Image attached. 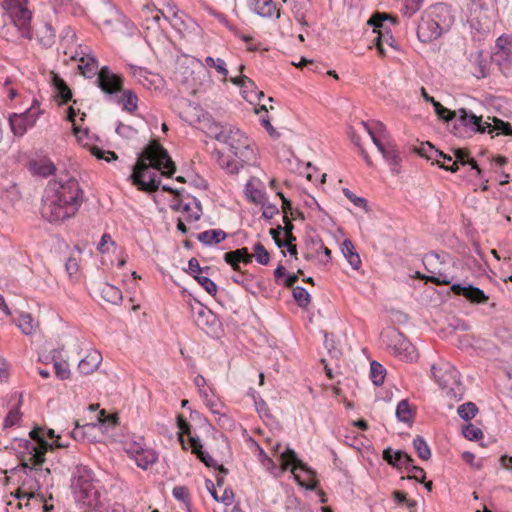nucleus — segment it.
Masks as SVG:
<instances>
[{
  "label": "nucleus",
  "mask_w": 512,
  "mask_h": 512,
  "mask_svg": "<svg viewBox=\"0 0 512 512\" xmlns=\"http://www.w3.org/2000/svg\"><path fill=\"white\" fill-rule=\"evenodd\" d=\"M29 435L34 441H36V443H32L26 440V449L28 450V452L33 451V448L42 447V442L46 441L43 435L41 434V429H33L32 431H30Z\"/></svg>",
  "instance_id": "56"
},
{
  "label": "nucleus",
  "mask_w": 512,
  "mask_h": 512,
  "mask_svg": "<svg viewBox=\"0 0 512 512\" xmlns=\"http://www.w3.org/2000/svg\"><path fill=\"white\" fill-rule=\"evenodd\" d=\"M151 5L155 10V14L152 16V21L159 26L161 18L170 22V24L180 29L184 24L182 18L179 15V10L171 0H150Z\"/></svg>",
  "instance_id": "15"
},
{
  "label": "nucleus",
  "mask_w": 512,
  "mask_h": 512,
  "mask_svg": "<svg viewBox=\"0 0 512 512\" xmlns=\"http://www.w3.org/2000/svg\"><path fill=\"white\" fill-rule=\"evenodd\" d=\"M194 278L197 280V282L209 293L211 296H215L217 293V285L216 283L211 280L207 276L201 275H195Z\"/></svg>",
  "instance_id": "52"
},
{
  "label": "nucleus",
  "mask_w": 512,
  "mask_h": 512,
  "mask_svg": "<svg viewBox=\"0 0 512 512\" xmlns=\"http://www.w3.org/2000/svg\"><path fill=\"white\" fill-rule=\"evenodd\" d=\"M125 451L144 470L157 460V454L152 449H146L137 442L126 443Z\"/></svg>",
  "instance_id": "16"
},
{
  "label": "nucleus",
  "mask_w": 512,
  "mask_h": 512,
  "mask_svg": "<svg viewBox=\"0 0 512 512\" xmlns=\"http://www.w3.org/2000/svg\"><path fill=\"white\" fill-rule=\"evenodd\" d=\"M254 178H251L245 187V194L247 198L253 203H261L263 200V193L254 187L253 185Z\"/></svg>",
  "instance_id": "48"
},
{
  "label": "nucleus",
  "mask_w": 512,
  "mask_h": 512,
  "mask_svg": "<svg viewBox=\"0 0 512 512\" xmlns=\"http://www.w3.org/2000/svg\"><path fill=\"white\" fill-rule=\"evenodd\" d=\"M60 352L58 350L52 351V359L54 361V369L56 376L61 380H66L70 377L69 365L66 362L59 361Z\"/></svg>",
  "instance_id": "39"
},
{
  "label": "nucleus",
  "mask_w": 512,
  "mask_h": 512,
  "mask_svg": "<svg viewBox=\"0 0 512 512\" xmlns=\"http://www.w3.org/2000/svg\"><path fill=\"white\" fill-rule=\"evenodd\" d=\"M360 125L365 129L378 151L382 154L383 159L390 166L391 172L393 174H398L400 171L399 167L401 163V156L394 141H382L381 139H378L365 121H362Z\"/></svg>",
  "instance_id": "11"
},
{
  "label": "nucleus",
  "mask_w": 512,
  "mask_h": 512,
  "mask_svg": "<svg viewBox=\"0 0 512 512\" xmlns=\"http://www.w3.org/2000/svg\"><path fill=\"white\" fill-rule=\"evenodd\" d=\"M90 152L93 156H95L98 159L105 160L106 162H111L113 160H116L118 157L115 152L113 151H106L103 150L97 146H92L90 149Z\"/></svg>",
  "instance_id": "58"
},
{
  "label": "nucleus",
  "mask_w": 512,
  "mask_h": 512,
  "mask_svg": "<svg viewBox=\"0 0 512 512\" xmlns=\"http://www.w3.org/2000/svg\"><path fill=\"white\" fill-rule=\"evenodd\" d=\"M488 120H491L492 122H490V125L487 128V133L491 134L494 131H497V134L502 133L504 135H512V126L510 123L496 117H488Z\"/></svg>",
  "instance_id": "38"
},
{
  "label": "nucleus",
  "mask_w": 512,
  "mask_h": 512,
  "mask_svg": "<svg viewBox=\"0 0 512 512\" xmlns=\"http://www.w3.org/2000/svg\"><path fill=\"white\" fill-rule=\"evenodd\" d=\"M214 138L229 146L233 158L223 153H218V164L230 174L238 173L245 164H250L255 159L248 138L238 129L230 125L215 123L210 127Z\"/></svg>",
  "instance_id": "3"
},
{
  "label": "nucleus",
  "mask_w": 512,
  "mask_h": 512,
  "mask_svg": "<svg viewBox=\"0 0 512 512\" xmlns=\"http://www.w3.org/2000/svg\"><path fill=\"white\" fill-rule=\"evenodd\" d=\"M470 72L476 78H484L488 74L487 61L483 58L482 51L470 53L469 57Z\"/></svg>",
  "instance_id": "24"
},
{
  "label": "nucleus",
  "mask_w": 512,
  "mask_h": 512,
  "mask_svg": "<svg viewBox=\"0 0 512 512\" xmlns=\"http://www.w3.org/2000/svg\"><path fill=\"white\" fill-rule=\"evenodd\" d=\"M407 469L409 473H411L408 476V479H414L417 482H424L426 478V473L421 467L411 464Z\"/></svg>",
  "instance_id": "63"
},
{
  "label": "nucleus",
  "mask_w": 512,
  "mask_h": 512,
  "mask_svg": "<svg viewBox=\"0 0 512 512\" xmlns=\"http://www.w3.org/2000/svg\"><path fill=\"white\" fill-rule=\"evenodd\" d=\"M428 271L430 275L426 276L425 278L428 281H431L438 285H449L452 283L453 280L458 279V277L451 272L442 270L435 271L431 269H429Z\"/></svg>",
  "instance_id": "32"
},
{
  "label": "nucleus",
  "mask_w": 512,
  "mask_h": 512,
  "mask_svg": "<svg viewBox=\"0 0 512 512\" xmlns=\"http://www.w3.org/2000/svg\"><path fill=\"white\" fill-rule=\"evenodd\" d=\"M96 84L101 91L112 100L123 89V78L121 75L113 73L108 66L97 69Z\"/></svg>",
  "instance_id": "14"
},
{
  "label": "nucleus",
  "mask_w": 512,
  "mask_h": 512,
  "mask_svg": "<svg viewBox=\"0 0 512 512\" xmlns=\"http://www.w3.org/2000/svg\"><path fill=\"white\" fill-rule=\"evenodd\" d=\"M205 63L208 67L215 68L220 75L224 77L228 75V69L226 68V63L223 59H214L213 57L208 56L205 59Z\"/></svg>",
  "instance_id": "51"
},
{
  "label": "nucleus",
  "mask_w": 512,
  "mask_h": 512,
  "mask_svg": "<svg viewBox=\"0 0 512 512\" xmlns=\"http://www.w3.org/2000/svg\"><path fill=\"white\" fill-rule=\"evenodd\" d=\"M71 488L75 501L86 511L99 507L100 494L94 486V475L91 469L78 465L73 473Z\"/></svg>",
  "instance_id": "5"
},
{
  "label": "nucleus",
  "mask_w": 512,
  "mask_h": 512,
  "mask_svg": "<svg viewBox=\"0 0 512 512\" xmlns=\"http://www.w3.org/2000/svg\"><path fill=\"white\" fill-rule=\"evenodd\" d=\"M117 94L112 100L117 104L122 105L123 110L133 113L138 108V97L132 90H124Z\"/></svg>",
  "instance_id": "27"
},
{
  "label": "nucleus",
  "mask_w": 512,
  "mask_h": 512,
  "mask_svg": "<svg viewBox=\"0 0 512 512\" xmlns=\"http://www.w3.org/2000/svg\"><path fill=\"white\" fill-rule=\"evenodd\" d=\"M383 343L390 352L402 361L412 362L418 355L415 347L397 329L392 328L381 334Z\"/></svg>",
  "instance_id": "9"
},
{
  "label": "nucleus",
  "mask_w": 512,
  "mask_h": 512,
  "mask_svg": "<svg viewBox=\"0 0 512 512\" xmlns=\"http://www.w3.org/2000/svg\"><path fill=\"white\" fill-rule=\"evenodd\" d=\"M251 7L255 13L262 17H272L276 14V18L280 17L279 11L276 9L272 0H250Z\"/></svg>",
  "instance_id": "28"
},
{
  "label": "nucleus",
  "mask_w": 512,
  "mask_h": 512,
  "mask_svg": "<svg viewBox=\"0 0 512 512\" xmlns=\"http://www.w3.org/2000/svg\"><path fill=\"white\" fill-rule=\"evenodd\" d=\"M344 257L348 260L353 269L358 270L361 266V259L359 254L355 251L354 244L351 240L346 239L341 247Z\"/></svg>",
  "instance_id": "31"
},
{
  "label": "nucleus",
  "mask_w": 512,
  "mask_h": 512,
  "mask_svg": "<svg viewBox=\"0 0 512 512\" xmlns=\"http://www.w3.org/2000/svg\"><path fill=\"white\" fill-rule=\"evenodd\" d=\"M254 256H255L256 261L259 264L267 265L269 263V260H270L269 253L260 242H257L254 245Z\"/></svg>",
  "instance_id": "55"
},
{
  "label": "nucleus",
  "mask_w": 512,
  "mask_h": 512,
  "mask_svg": "<svg viewBox=\"0 0 512 512\" xmlns=\"http://www.w3.org/2000/svg\"><path fill=\"white\" fill-rule=\"evenodd\" d=\"M37 121V116L30 110L23 113H14L9 117L11 131L15 136H23L29 128H32Z\"/></svg>",
  "instance_id": "19"
},
{
  "label": "nucleus",
  "mask_w": 512,
  "mask_h": 512,
  "mask_svg": "<svg viewBox=\"0 0 512 512\" xmlns=\"http://www.w3.org/2000/svg\"><path fill=\"white\" fill-rule=\"evenodd\" d=\"M293 297L301 307H307L311 302L310 294L301 286L293 288Z\"/></svg>",
  "instance_id": "49"
},
{
  "label": "nucleus",
  "mask_w": 512,
  "mask_h": 512,
  "mask_svg": "<svg viewBox=\"0 0 512 512\" xmlns=\"http://www.w3.org/2000/svg\"><path fill=\"white\" fill-rule=\"evenodd\" d=\"M43 446L33 448V451L27 452V454L21 460V469L23 472H28L30 476L36 477L40 485L50 486L52 485L51 470L49 468H43L42 465L45 462V454L48 451L47 441H43Z\"/></svg>",
  "instance_id": "8"
},
{
  "label": "nucleus",
  "mask_w": 512,
  "mask_h": 512,
  "mask_svg": "<svg viewBox=\"0 0 512 512\" xmlns=\"http://www.w3.org/2000/svg\"><path fill=\"white\" fill-rule=\"evenodd\" d=\"M101 362L102 355L100 352L93 350L80 360L78 369L82 374L88 375L97 370Z\"/></svg>",
  "instance_id": "26"
},
{
  "label": "nucleus",
  "mask_w": 512,
  "mask_h": 512,
  "mask_svg": "<svg viewBox=\"0 0 512 512\" xmlns=\"http://www.w3.org/2000/svg\"><path fill=\"white\" fill-rule=\"evenodd\" d=\"M55 170H56L55 165L50 161L39 163V164H37V167H36V172L39 175L44 176V177L53 174L55 172Z\"/></svg>",
  "instance_id": "64"
},
{
  "label": "nucleus",
  "mask_w": 512,
  "mask_h": 512,
  "mask_svg": "<svg viewBox=\"0 0 512 512\" xmlns=\"http://www.w3.org/2000/svg\"><path fill=\"white\" fill-rule=\"evenodd\" d=\"M129 70L131 76L135 78L138 83H140L146 88H150V84H152V81L149 80V73L144 68L135 65H129Z\"/></svg>",
  "instance_id": "44"
},
{
  "label": "nucleus",
  "mask_w": 512,
  "mask_h": 512,
  "mask_svg": "<svg viewBox=\"0 0 512 512\" xmlns=\"http://www.w3.org/2000/svg\"><path fill=\"white\" fill-rule=\"evenodd\" d=\"M343 194L355 205L361 208H364L366 211L368 210L367 200L363 197L356 196L353 192H351L348 188L343 189Z\"/></svg>",
  "instance_id": "62"
},
{
  "label": "nucleus",
  "mask_w": 512,
  "mask_h": 512,
  "mask_svg": "<svg viewBox=\"0 0 512 512\" xmlns=\"http://www.w3.org/2000/svg\"><path fill=\"white\" fill-rule=\"evenodd\" d=\"M434 379L445 391L446 396L454 402H459L465 394V387L460 380L457 369L448 362H440L431 367Z\"/></svg>",
  "instance_id": "6"
},
{
  "label": "nucleus",
  "mask_w": 512,
  "mask_h": 512,
  "mask_svg": "<svg viewBox=\"0 0 512 512\" xmlns=\"http://www.w3.org/2000/svg\"><path fill=\"white\" fill-rule=\"evenodd\" d=\"M281 461H282V469L283 470L291 469L292 473L295 475L296 480H299L298 475L295 474V471L297 469L309 471V469L305 466V464L300 459H298L296 452L291 448H287L281 454Z\"/></svg>",
  "instance_id": "23"
},
{
  "label": "nucleus",
  "mask_w": 512,
  "mask_h": 512,
  "mask_svg": "<svg viewBox=\"0 0 512 512\" xmlns=\"http://www.w3.org/2000/svg\"><path fill=\"white\" fill-rule=\"evenodd\" d=\"M17 326L25 335H32L34 333V326L31 314L21 313L17 321Z\"/></svg>",
  "instance_id": "45"
},
{
  "label": "nucleus",
  "mask_w": 512,
  "mask_h": 512,
  "mask_svg": "<svg viewBox=\"0 0 512 512\" xmlns=\"http://www.w3.org/2000/svg\"><path fill=\"white\" fill-rule=\"evenodd\" d=\"M368 126L372 129V131L375 133V136L378 139H381L382 141H392L390 138L386 126L380 122V121H373L371 126L368 122H366Z\"/></svg>",
  "instance_id": "53"
},
{
  "label": "nucleus",
  "mask_w": 512,
  "mask_h": 512,
  "mask_svg": "<svg viewBox=\"0 0 512 512\" xmlns=\"http://www.w3.org/2000/svg\"><path fill=\"white\" fill-rule=\"evenodd\" d=\"M496 46L494 61L502 67V70H508L512 65V37H499Z\"/></svg>",
  "instance_id": "21"
},
{
  "label": "nucleus",
  "mask_w": 512,
  "mask_h": 512,
  "mask_svg": "<svg viewBox=\"0 0 512 512\" xmlns=\"http://www.w3.org/2000/svg\"><path fill=\"white\" fill-rule=\"evenodd\" d=\"M101 297L111 304H118L122 300V293L117 287L104 283L101 287Z\"/></svg>",
  "instance_id": "34"
},
{
  "label": "nucleus",
  "mask_w": 512,
  "mask_h": 512,
  "mask_svg": "<svg viewBox=\"0 0 512 512\" xmlns=\"http://www.w3.org/2000/svg\"><path fill=\"white\" fill-rule=\"evenodd\" d=\"M84 192L73 177L50 181L45 188L41 214L49 222L73 217L82 205Z\"/></svg>",
  "instance_id": "1"
},
{
  "label": "nucleus",
  "mask_w": 512,
  "mask_h": 512,
  "mask_svg": "<svg viewBox=\"0 0 512 512\" xmlns=\"http://www.w3.org/2000/svg\"><path fill=\"white\" fill-rule=\"evenodd\" d=\"M314 245L316 246L315 254L307 253L305 258L309 260L311 258L317 257L318 260L320 262L324 263V264L329 262L330 259H331V251H330V249L325 247L321 240H319L316 243H314Z\"/></svg>",
  "instance_id": "40"
},
{
  "label": "nucleus",
  "mask_w": 512,
  "mask_h": 512,
  "mask_svg": "<svg viewBox=\"0 0 512 512\" xmlns=\"http://www.w3.org/2000/svg\"><path fill=\"white\" fill-rule=\"evenodd\" d=\"M435 113L440 119L450 121L456 117L457 111H450L446 107L442 106L438 101L433 103Z\"/></svg>",
  "instance_id": "57"
},
{
  "label": "nucleus",
  "mask_w": 512,
  "mask_h": 512,
  "mask_svg": "<svg viewBox=\"0 0 512 512\" xmlns=\"http://www.w3.org/2000/svg\"><path fill=\"white\" fill-rule=\"evenodd\" d=\"M451 291L458 296H463L466 300L474 304L486 303L489 299L482 289L472 284H466L465 282L463 284H452Z\"/></svg>",
  "instance_id": "20"
},
{
  "label": "nucleus",
  "mask_w": 512,
  "mask_h": 512,
  "mask_svg": "<svg viewBox=\"0 0 512 512\" xmlns=\"http://www.w3.org/2000/svg\"><path fill=\"white\" fill-rule=\"evenodd\" d=\"M454 157H455L454 161H457V163H459L461 165H470L471 168L476 171V175L478 177L481 176L482 171H481L480 167L478 166L477 162L473 158L469 157V153L466 150H463V149L454 150Z\"/></svg>",
  "instance_id": "37"
},
{
  "label": "nucleus",
  "mask_w": 512,
  "mask_h": 512,
  "mask_svg": "<svg viewBox=\"0 0 512 512\" xmlns=\"http://www.w3.org/2000/svg\"><path fill=\"white\" fill-rule=\"evenodd\" d=\"M50 82L55 88L56 95L60 97L64 103L72 98V93L65 81L54 72L50 73Z\"/></svg>",
  "instance_id": "30"
},
{
  "label": "nucleus",
  "mask_w": 512,
  "mask_h": 512,
  "mask_svg": "<svg viewBox=\"0 0 512 512\" xmlns=\"http://www.w3.org/2000/svg\"><path fill=\"white\" fill-rule=\"evenodd\" d=\"M396 417L399 421L411 424L414 418V412L412 411L408 400H401L396 408Z\"/></svg>",
  "instance_id": "36"
},
{
  "label": "nucleus",
  "mask_w": 512,
  "mask_h": 512,
  "mask_svg": "<svg viewBox=\"0 0 512 512\" xmlns=\"http://www.w3.org/2000/svg\"><path fill=\"white\" fill-rule=\"evenodd\" d=\"M385 20H390L392 23H395V20L391 16L380 13L373 15L367 22L368 25L374 27L373 31L377 33L375 46L381 56L386 55L385 46L397 49L396 41L393 38L390 29L383 23Z\"/></svg>",
  "instance_id": "12"
},
{
  "label": "nucleus",
  "mask_w": 512,
  "mask_h": 512,
  "mask_svg": "<svg viewBox=\"0 0 512 512\" xmlns=\"http://www.w3.org/2000/svg\"><path fill=\"white\" fill-rule=\"evenodd\" d=\"M155 14V10L151 3L143 5L139 11V17L143 21V25L146 24V28L150 29L153 25H156L152 21V16Z\"/></svg>",
  "instance_id": "50"
},
{
  "label": "nucleus",
  "mask_w": 512,
  "mask_h": 512,
  "mask_svg": "<svg viewBox=\"0 0 512 512\" xmlns=\"http://www.w3.org/2000/svg\"><path fill=\"white\" fill-rule=\"evenodd\" d=\"M386 370L380 363L376 361H372L370 364V377L372 382L376 386H380L383 384L385 379Z\"/></svg>",
  "instance_id": "43"
},
{
  "label": "nucleus",
  "mask_w": 512,
  "mask_h": 512,
  "mask_svg": "<svg viewBox=\"0 0 512 512\" xmlns=\"http://www.w3.org/2000/svg\"><path fill=\"white\" fill-rule=\"evenodd\" d=\"M72 57L79 61L78 68L86 78H92L96 75L98 62L90 48L80 47V50H77Z\"/></svg>",
  "instance_id": "18"
},
{
  "label": "nucleus",
  "mask_w": 512,
  "mask_h": 512,
  "mask_svg": "<svg viewBox=\"0 0 512 512\" xmlns=\"http://www.w3.org/2000/svg\"><path fill=\"white\" fill-rule=\"evenodd\" d=\"M96 427V423H86L84 425H80L79 421H75V428L71 432V437L75 440H83L85 438V429H93Z\"/></svg>",
  "instance_id": "59"
},
{
  "label": "nucleus",
  "mask_w": 512,
  "mask_h": 512,
  "mask_svg": "<svg viewBox=\"0 0 512 512\" xmlns=\"http://www.w3.org/2000/svg\"><path fill=\"white\" fill-rule=\"evenodd\" d=\"M193 319L196 325L207 333L213 331L218 325L216 315L203 305L193 309Z\"/></svg>",
  "instance_id": "22"
},
{
  "label": "nucleus",
  "mask_w": 512,
  "mask_h": 512,
  "mask_svg": "<svg viewBox=\"0 0 512 512\" xmlns=\"http://www.w3.org/2000/svg\"><path fill=\"white\" fill-rule=\"evenodd\" d=\"M283 2L291 4V11L294 16L305 13L309 5V0H283Z\"/></svg>",
  "instance_id": "60"
},
{
  "label": "nucleus",
  "mask_w": 512,
  "mask_h": 512,
  "mask_svg": "<svg viewBox=\"0 0 512 512\" xmlns=\"http://www.w3.org/2000/svg\"><path fill=\"white\" fill-rule=\"evenodd\" d=\"M463 435L468 440L474 441L482 438L483 432L480 428L476 427L475 425L468 424L463 429Z\"/></svg>",
  "instance_id": "61"
},
{
  "label": "nucleus",
  "mask_w": 512,
  "mask_h": 512,
  "mask_svg": "<svg viewBox=\"0 0 512 512\" xmlns=\"http://www.w3.org/2000/svg\"><path fill=\"white\" fill-rule=\"evenodd\" d=\"M32 12L27 0H0V36L8 41L31 39Z\"/></svg>",
  "instance_id": "4"
},
{
  "label": "nucleus",
  "mask_w": 512,
  "mask_h": 512,
  "mask_svg": "<svg viewBox=\"0 0 512 512\" xmlns=\"http://www.w3.org/2000/svg\"><path fill=\"white\" fill-rule=\"evenodd\" d=\"M180 213L185 214V220L187 222L198 221L202 215V206L200 201L197 198L192 197L185 203Z\"/></svg>",
  "instance_id": "29"
},
{
  "label": "nucleus",
  "mask_w": 512,
  "mask_h": 512,
  "mask_svg": "<svg viewBox=\"0 0 512 512\" xmlns=\"http://www.w3.org/2000/svg\"><path fill=\"white\" fill-rule=\"evenodd\" d=\"M26 477L22 481V488L25 489L27 493H31L33 498L36 497V492L41 489V485L38 482L36 477L30 476L28 472H24Z\"/></svg>",
  "instance_id": "47"
},
{
  "label": "nucleus",
  "mask_w": 512,
  "mask_h": 512,
  "mask_svg": "<svg viewBox=\"0 0 512 512\" xmlns=\"http://www.w3.org/2000/svg\"><path fill=\"white\" fill-rule=\"evenodd\" d=\"M448 14V9L444 5H438L426 16L423 17L417 28V36L421 42H429L438 38L448 30L451 25L450 20L441 19Z\"/></svg>",
  "instance_id": "7"
},
{
  "label": "nucleus",
  "mask_w": 512,
  "mask_h": 512,
  "mask_svg": "<svg viewBox=\"0 0 512 512\" xmlns=\"http://www.w3.org/2000/svg\"><path fill=\"white\" fill-rule=\"evenodd\" d=\"M151 168L161 171L162 175L168 177L175 172L174 162L167 150L155 140L144 149L131 175L134 184L147 192L157 191L160 185V180Z\"/></svg>",
  "instance_id": "2"
},
{
  "label": "nucleus",
  "mask_w": 512,
  "mask_h": 512,
  "mask_svg": "<svg viewBox=\"0 0 512 512\" xmlns=\"http://www.w3.org/2000/svg\"><path fill=\"white\" fill-rule=\"evenodd\" d=\"M416 152L422 157L427 158L428 160L435 161L439 164V160L436 159V155H442V152L437 150L431 143H421L419 147L416 148Z\"/></svg>",
  "instance_id": "42"
},
{
  "label": "nucleus",
  "mask_w": 512,
  "mask_h": 512,
  "mask_svg": "<svg viewBox=\"0 0 512 512\" xmlns=\"http://www.w3.org/2000/svg\"><path fill=\"white\" fill-rule=\"evenodd\" d=\"M197 238L205 245L218 244L226 238V233L220 229L207 230L198 234Z\"/></svg>",
  "instance_id": "33"
},
{
  "label": "nucleus",
  "mask_w": 512,
  "mask_h": 512,
  "mask_svg": "<svg viewBox=\"0 0 512 512\" xmlns=\"http://www.w3.org/2000/svg\"><path fill=\"white\" fill-rule=\"evenodd\" d=\"M177 425L180 429L179 439L182 443L183 448H185L183 435L186 434L189 438V444L192 449V453L196 454L198 458L207 466V467H217L218 470L227 474V469H225L222 465L217 466L216 461L209 454L202 451V444L200 439L196 436L191 435L190 425L187 423L182 416L177 417Z\"/></svg>",
  "instance_id": "13"
},
{
  "label": "nucleus",
  "mask_w": 512,
  "mask_h": 512,
  "mask_svg": "<svg viewBox=\"0 0 512 512\" xmlns=\"http://www.w3.org/2000/svg\"><path fill=\"white\" fill-rule=\"evenodd\" d=\"M457 123L453 127V134L465 138L474 133H485L490 121H483L482 117L476 116L465 108H459L456 113Z\"/></svg>",
  "instance_id": "10"
},
{
  "label": "nucleus",
  "mask_w": 512,
  "mask_h": 512,
  "mask_svg": "<svg viewBox=\"0 0 512 512\" xmlns=\"http://www.w3.org/2000/svg\"><path fill=\"white\" fill-rule=\"evenodd\" d=\"M477 406L473 402H466L458 407L457 413L463 420H470L476 416Z\"/></svg>",
  "instance_id": "46"
},
{
  "label": "nucleus",
  "mask_w": 512,
  "mask_h": 512,
  "mask_svg": "<svg viewBox=\"0 0 512 512\" xmlns=\"http://www.w3.org/2000/svg\"><path fill=\"white\" fill-rule=\"evenodd\" d=\"M252 255L249 254L247 248H241L224 254V260L231 265L235 271H239V263L249 264L252 262Z\"/></svg>",
  "instance_id": "25"
},
{
  "label": "nucleus",
  "mask_w": 512,
  "mask_h": 512,
  "mask_svg": "<svg viewBox=\"0 0 512 512\" xmlns=\"http://www.w3.org/2000/svg\"><path fill=\"white\" fill-rule=\"evenodd\" d=\"M1 201L8 207L14 206L20 200V192L16 184L7 186L0 195Z\"/></svg>",
  "instance_id": "35"
},
{
  "label": "nucleus",
  "mask_w": 512,
  "mask_h": 512,
  "mask_svg": "<svg viewBox=\"0 0 512 512\" xmlns=\"http://www.w3.org/2000/svg\"><path fill=\"white\" fill-rule=\"evenodd\" d=\"M95 17L105 32L112 33L116 30L120 14L113 5L105 3L97 10Z\"/></svg>",
  "instance_id": "17"
},
{
  "label": "nucleus",
  "mask_w": 512,
  "mask_h": 512,
  "mask_svg": "<svg viewBox=\"0 0 512 512\" xmlns=\"http://www.w3.org/2000/svg\"><path fill=\"white\" fill-rule=\"evenodd\" d=\"M413 447L418 456L422 460H429L431 458V450L427 442L422 436H416L413 440Z\"/></svg>",
  "instance_id": "41"
},
{
  "label": "nucleus",
  "mask_w": 512,
  "mask_h": 512,
  "mask_svg": "<svg viewBox=\"0 0 512 512\" xmlns=\"http://www.w3.org/2000/svg\"><path fill=\"white\" fill-rule=\"evenodd\" d=\"M349 136H350V139L353 142V144L358 147V149H359L361 155L363 156L365 162L369 166H372L373 162L371 160V157L369 156L367 151L364 149V147L361 145L360 137H359V135L356 133V131L354 129H350Z\"/></svg>",
  "instance_id": "54"
}]
</instances>
